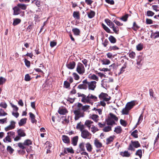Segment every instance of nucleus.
<instances>
[{
    "mask_svg": "<svg viewBox=\"0 0 159 159\" xmlns=\"http://www.w3.org/2000/svg\"><path fill=\"white\" fill-rule=\"evenodd\" d=\"M140 146V144L138 141L132 140L129 144L127 149L129 150L134 152L135 150V148H137Z\"/></svg>",
    "mask_w": 159,
    "mask_h": 159,
    "instance_id": "1",
    "label": "nucleus"
},
{
    "mask_svg": "<svg viewBox=\"0 0 159 159\" xmlns=\"http://www.w3.org/2000/svg\"><path fill=\"white\" fill-rule=\"evenodd\" d=\"M15 133L11 131L7 133V136L3 139V141L5 143H8L11 142L12 139H14Z\"/></svg>",
    "mask_w": 159,
    "mask_h": 159,
    "instance_id": "2",
    "label": "nucleus"
},
{
    "mask_svg": "<svg viewBox=\"0 0 159 159\" xmlns=\"http://www.w3.org/2000/svg\"><path fill=\"white\" fill-rule=\"evenodd\" d=\"M18 135H17L14 139V141H17L21 139V137H24L26 136L25 131L22 129H19L17 130Z\"/></svg>",
    "mask_w": 159,
    "mask_h": 159,
    "instance_id": "3",
    "label": "nucleus"
},
{
    "mask_svg": "<svg viewBox=\"0 0 159 159\" xmlns=\"http://www.w3.org/2000/svg\"><path fill=\"white\" fill-rule=\"evenodd\" d=\"M74 113L75 115V120H77L80 118L83 117L84 116V112H81L80 109L78 107L74 111Z\"/></svg>",
    "mask_w": 159,
    "mask_h": 159,
    "instance_id": "4",
    "label": "nucleus"
},
{
    "mask_svg": "<svg viewBox=\"0 0 159 159\" xmlns=\"http://www.w3.org/2000/svg\"><path fill=\"white\" fill-rule=\"evenodd\" d=\"M76 70L79 74L83 75L85 71L83 65L80 62L78 63L77 65Z\"/></svg>",
    "mask_w": 159,
    "mask_h": 159,
    "instance_id": "5",
    "label": "nucleus"
},
{
    "mask_svg": "<svg viewBox=\"0 0 159 159\" xmlns=\"http://www.w3.org/2000/svg\"><path fill=\"white\" fill-rule=\"evenodd\" d=\"M81 136L83 139H90L92 137V134L88 130L85 129L81 132Z\"/></svg>",
    "mask_w": 159,
    "mask_h": 159,
    "instance_id": "6",
    "label": "nucleus"
},
{
    "mask_svg": "<svg viewBox=\"0 0 159 159\" xmlns=\"http://www.w3.org/2000/svg\"><path fill=\"white\" fill-rule=\"evenodd\" d=\"M84 82L87 83L89 90H94L96 87L97 82L96 81L88 82L87 80H85Z\"/></svg>",
    "mask_w": 159,
    "mask_h": 159,
    "instance_id": "7",
    "label": "nucleus"
},
{
    "mask_svg": "<svg viewBox=\"0 0 159 159\" xmlns=\"http://www.w3.org/2000/svg\"><path fill=\"white\" fill-rule=\"evenodd\" d=\"M99 97L101 99H103L105 101H108L110 100L111 97L107 94L104 93H101L99 96Z\"/></svg>",
    "mask_w": 159,
    "mask_h": 159,
    "instance_id": "8",
    "label": "nucleus"
},
{
    "mask_svg": "<svg viewBox=\"0 0 159 159\" xmlns=\"http://www.w3.org/2000/svg\"><path fill=\"white\" fill-rule=\"evenodd\" d=\"M76 129L78 130H80L81 132L85 130L84 129V125H83L81 122L77 123L76 126Z\"/></svg>",
    "mask_w": 159,
    "mask_h": 159,
    "instance_id": "9",
    "label": "nucleus"
},
{
    "mask_svg": "<svg viewBox=\"0 0 159 159\" xmlns=\"http://www.w3.org/2000/svg\"><path fill=\"white\" fill-rule=\"evenodd\" d=\"M77 107L80 108V110L82 109L84 111H85L89 109V106L87 105L83 106L81 103H78Z\"/></svg>",
    "mask_w": 159,
    "mask_h": 159,
    "instance_id": "10",
    "label": "nucleus"
},
{
    "mask_svg": "<svg viewBox=\"0 0 159 159\" xmlns=\"http://www.w3.org/2000/svg\"><path fill=\"white\" fill-rule=\"evenodd\" d=\"M93 122L91 120H86L84 123V125H85L89 129L93 125Z\"/></svg>",
    "mask_w": 159,
    "mask_h": 159,
    "instance_id": "11",
    "label": "nucleus"
},
{
    "mask_svg": "<svg viewBox=\"0 0 159 159\" xmlns=\"http://www.w3.org/2000/svg\"><path fill=\"white\" fill-rule=\"evenodd\" d=\"M84 80L83 81V84H79L77 88L79 89H86L88 88V85L87 83L84 82Z\"/></svg>",
    "mask_w": 159,
    "mask_h": 159,
    "instance_id": "12",
    "label": "nucleus"
},
{
    "mask_svg": "<svg viewBox=\"0 0 159 159\" xmlns=\"http://www.w3.org/2000/svg\"><path fill=\"white\" fill-rule=\"evenodd\" d=\"M135 105V102L134 101H131L130 102H129L127 103L126 105V107L128 108V109L130 110Z\"/></svg>",
    "mask_w": 159,
    "mask_h": 159,
    "instance_id": "13",
    "label": "nucleus"
},
{
    "mask_svg": "<svg viewBox=\"0 0 159 159\" xmlns=\"http://www.w3.org/2000/svg\"><path fill=\"white\" fill-rule=\"evenodd\" d=\"M58 113L61 115H65L68 112L67 110L65 108H60L58 111Z\"/></svg>",
    "mask_w": 159,
    "mask_h": 159,
    "instance_id": "14",
    "label": "nucleus"
},
{
    "mask_svg": "<svg viewBox=\"0 0 159 159\" xmlns=\"http://www.w3.org/2000/svg\"><path fill=\"white\" fill-rule=\"evenodd\" d=\"M75 65V62L74 61H72V62H70L69 63H68L66 65V66L68 69H73L74 68Z\"/></svg>",
    "mask_w": 159,
    "mask_h": 159,
    "instance_id": "15",
    "label": "nucleus"
},
{
    "mask_svg": "<svg viewBox=\"0 0 159 159\" xmlns=\"http://www.w3.org/2000/svg\"><path fill=\"white\" fill-rule=\"evenodd\" d=\"M120 154L123 157H129L131 155V153L128 151H125L124 152H121Z\"/></svg>",
    "mask_w": 159,
    "mask_h": 159,
    "instance_id": "16",
    "label": "nucleus"
},
{
    "mask_svg": "<svg viewBox=\"0 0 159 159\" xmlns=\"http://www.w3.org/2000/svg\"><path fill=\"white\" fill-rule=\"evenodd\" d=\"M106 121L108 125H112L115 124V121L108 116Z\"/></svg>",
    "mask_w": 159,
    "mask_h": 159,
    "instance_id": "17",
    "label": "nucleus"
},
{
    "mask_svg": "<svg viewBox=\"0 0 159 159\" xmlns=\"http://www.w3.org/2000/svg\"><path fill=\"white\" fill-rule=\"evenodd\" d=\"M95 146L98 148H100L102 146V143L97 139H95L94 141Z\"/></svg>",
    "mask_w": 159,
    "mask_h": 159,
    "instance_id": "18",
    "label": "nucleus"
},
{
    "mask_svg": "<svg viewBox=\"0 0 159 159\" xmlns=\"http://www.w3.org/2000/svg\"><path fill=\"white\" fill-rule=\"evenodd\" d=\"M13 9L14 10V15H18L20 14V10L19 7L18 6H16L15 7L13 8Z\"/></svg>",
    "mask_w": 159,
    "mask_h": 159,
    "instance_id": "19",
    "label": "nucleus"
},
{
    "mask_svg": "<svg viewBox=\"0 0 159 159\" xmlns=\"http://www.w3.org/2000/svg\"><path fill=\"white\" fill-rule=\"evenodd\" d=\"M88 98H89V102L91 100L96 101L97 100V97L93 95L92 94H89L88 95Z\"/></svg>",
    "mask_w": 159,
    "mask_h": 159,
    "instance_id": "20",
    "label": "nucleus"
},
{
    "mask_svg": "<svg viewBox=\"0 0 159 159\" xmlns=\"http://www.w3.org/2000/svg\"><path fill=\"white\" fill-rule=\"evenodd\" d=\"M115 136H111L108 138L106 139V143L108 145L111 143V142H112Z\"/></svg>",
    "mask_w": 159,
    "mask_h": 159,
    "instance_id": "21",
    "label": "nucleus"
},
{
    "mask_svg": "<svg viewBox=\"0 0 159 159\" xmlns=\"http://www.w3.org/2000/svg\"><path fill=\"white\" fill-rule=\"evenodd\" d=\"M62 140L65 143H68L70 142V140L69 138L66 135H64L62 136Z\"/></svg>",
    "mask_w": 159,
    "mask_h": 159,
    "instance_id": "22",
    "label": "nucleus"
},
{
    "mask_svg": "<svg viewBox=\"0 0 159 159\" xmlns=\"http://www.w3.org/2000/svg\"><path fill=\"white\" fill-rule=\"evenodd\" d=\"M81 101L85 103H89L88 95L86 96L85 95L82 98L81 100Z\"/></svg>",
    "mask_w": 159,
    "mask_h": 159,
    "instance_id": "23",
    "label": "nucleus"
},
{
    "mask_svg": "<svg viewBox=\"0 0 159 159\" xmlns=\"http://www.w3.org/2000/svg\"><path fill=\"white\" fill-rule=\"evenodd\" d=\"M78 139V136H75L72 139V144L74 146H76L77 145V143Z\"/></svg>",
    "mask_w": 159,
    "mask_h": 159,
    "instance_id": "24",
    "label": "nucleus"
},
{
    "mask_svg": "<svg viewBox=\"0 0 159 159\" xmlns=\"http://www.w3.org/2000/svg\"><path fill=\"white\" fill-rule=\"evenodd\" d=\"M110 28L112 29L114 32L116 34H119V29L117 26H115L114 25Z\"/></svg>",
    "mask_w": 159,
    "mask_h": 159,
    "instance_id": "25",
    "label": "nucleus"
},
{
    "mask_svg": "<svg viewBox=\"0 0 159 159\" xmlns=\"http://www.w3.org/2000/svg\"><path fill=\"white\" fill-rule=\"evenodd\" d=\"M29 115L31 122L33 123H35L36 122V120L35 119V116L31 112H30Z\"/></svg>",
    "mask_w": 159,
    "mask_h": 159,
    "instance_id": "26",
    "label": "nucleus"
},
{
    "mask_svg": "<svg viewBox=\"0 0 159 159\" xmlns=\"http://www.w3.org/2000/svg\"><path fill=\"white\" fill-rule=\"evenodd\" d=\"M152 38L155 39L159 37V32H157L155 33H152L151 35Z\"/></svg>",
    "mask_w": 159,
    "mask_h": 159,
    "instance_id": "27",
    "label": "nucleus"
},
{
    "mask_svg": "<svg viewBox=\"0 0 159 159\" xmlns=\"http://www.w3.org/2000/svg\"><path fill=\"white\" fill-rule=\"evenodd\" d=\"M86 148L88 152H91L92 151L93 148L89 143H88L86 144Z\"/></svg>",
    "mask_w": 159,
    "mask_h": 159,
    "instance_id": "28",
    "label": "nucleus"
},
{
    "mask_svg": "<svg viewBox=\"0 0 159 159\" xmlns=\"http://www.w3.org/2000/svg\"><path fill=\"white\" fill-rule=\"evenodd\" d=\"M105 21L107 25L111 28L112 26L114 24L112 22L111 20L108 19H106L105 20Z\"/></svg>",
    "mask_w": 159,
    "mask_h": 159,
    "instance_id": "29",
    "label": "nucleus"
},
{
    "mask_svg": "<svg viewBox=\"0 0 159 159\" xmlns=\"http://www.w3.org/2000/svg\"><path fill=\"white\" fill-rule=\"evenodd\" d=\"M108 39L111 43H114L116 42V39L113 36L111 35L108 37Z\"/></svg>",
    "mask_w": 159,
    "mask_h": 159,
    "instance_id": "30",
    "label": "nucleus"
},
{
    "mask_svg": "<svg viewBox=\"0 0 159 159\" xmlns=\"http://www.w3.org/2000/svg\"><path fill=\"white\" fill-rule=\"evenodd\" d=\"M89 78L91 80H95L96 81H98V76L94 74L90 75H89Z\"/></svg>",
    "mask_w": 159,
    "mask_h": 159,
    "instance_id": "31",
    "label": "nucleus"
},
{
    "mask_svg": "<svg viewBox=\"0 0 159 159\" xmlns=\"http://www.w3.org/2000/svg\"><path fill=\"white\" fill-rule=\"evenodd\" d=\"M108 116L110 117L112 119H113L115 121H117L118 120V117L112 113H110L109 114V116Z\"/></svg>",
    "mask_w": 159,
    "mask_h": 159,
    "instance_id": "32",
    "label": "nucleus"
},
{
    "mask_svg": "<svg viewBox=\"0 0 159 159\" xmlns=\"http://www.w3.org/2000/svg\"><path fill=\"white\" fill-rule=\"evenodd\" d=\"M90 129H91V132L93 134H94L98 130V129L93 125L90 128Z\"/></svg>",
    "mask_w": 159,
    "mask_h": 159,
    "instance_id": "33",
    "label": "nucleus"
},
{
    "mask_svg": "<svg viewBox=\"0 0 159 159\" xmlns=\"http://www.w3.org/2000/svg\"><path fill=\"white\" fill-rule=\"evenodd\" d=\"M26 120L27 118H24L21 119L18 123L19 126H22L23 125L25 124L26 123Z\"/></svg>",
    "mask_w": 159,
    "mask_h": 159,
    "instance_id": "34",
    "label": "nucleus"
},
{
    "mask_svg": "<svg viewBox=\"0 0 159 159\" xmlns=\"http://www.w3.org/2000/svg\"><path fill=\"white\" fill-rule=\"evenodd\" d=\"M21 20L20 19L18 18L14 19L13 25L14 26L17 25L21 22Z\"/></svg>",
    "mask_w": 159,
    "mask_h": 159,
    "instance_id": "35",
    "label": "nucleus"
},
{
    "mask_svg": "<svg viewBox=\"0 0 159 159\" xmlns=\"http://www.w3.org/2000/svg\"><path fill=\"white\" fill-rule=\"evenodd\" d=\"M98 116L95 114L92 115L91 116V118L95 122H97L98 120Z\"/></svg>",
    "mask_w": 159,
    "mask_h": 159,
    "instance_id": "36",
    "label": "nucleus"
},
{
    "mask_svg": "<svg viewBox=\"0 0 159 159\" xmlns=\"http://www.w3.org/2000/svg\"><path fill=\"white\" fill-rule=\"evenodd\" d=\"M114 131L117 134H120L121 132L122 129L120 126H117L115 127Z\"/></svg>",
    "mask_w": 159,
    "mask_h": 159,
    "instance_id": "37",
    "label": "nucleus"
},
{
    "mask_svg": "<svg viewBox=\"0 0 159 159\" xmlns=\"http://www.w3.org/2000/svg\"><path fill=\"white\" fill-rule=\"evenodd\" d=\"M72 31L75 35H78L80 34V31L79 29L77 28H74L72 30Z\"/></svg>",
    "mask_w": 159,
    "mask_h": 159,
    "instance_id": "38",
    "label": "nucleus"
},
{
    "mask_svg": "<svg viewBox=\"0 0 159 159\" xmlns=\"http://www.w3.org/2000/svg\"><path fill=\"white\" fill-rule=\"evenodd\" d=\"M116 65L115 64H112L109 66V71H114L116 69Z\"/></svg>",
    "mask_w": 159,
    "mask_h": 159,
    "instance_id": "39",
    "label": "nucleus"
},
{
    "mask_svg": "<svg viewBox=\"0 0 159 159\" xmlns=\"http://www.w3.org/2000/svg\"><path fill=\"white\" fill-rule=\"evenodd\" d=\"M129 110H130L128 109V108L125 106V107L122 110V114H123L127 115L128 114Z\"/></svg>",
    "mask_w": 159,
    "mask_h": 159,
    "instance_id": "40",
    "label": "nucleus"
},
{
    "mask_svg": "<svg viewBox=\"0 0 159 159\" xmlns=\"http://www.w3.org/2000/svg\"><path fill=\"white\" fill-rule=\"evenodd\" d=\"M88 16L89 18H92L95 15V13L94 11H91L89 12H88Z\"/></svg>",
    "mask_w": 159,
    "mask_h": 159,
    "instance_id": "41",
    "label": "nucleus"
},
{
    "mask_svg": "<svg viewBox=\"0 0 159 159\" xmlns=\"http://www.w3.org/2000/svg\"><path fill=\"white\" fill-rule=\"evenodd\" d=\"M102 26L104 29L108 33H111L110 30L103 24H102Z\"/></svg>",
    "mask_w": 159,
    "mask_h": 159,
    "instance_id": "42",
    "label": "nucleus"
},
{
    "mask_svg": "<svg viewBox=\"0 0 159 159\" xmlns=\"http://www.w3.org/2000/svg\"><path fill=\"white\" fill-rule=\"evenodd\" d=\"M138 131L135 130L133 131L131 134V135L135 138H137L138 137Z\"/></svg>",
    "mask_w": 159,
    "mask_h": 159,
    "instance_id": "43",
    "label": "nucleus"
},
{
    "mask_svg": "<svg viewBox=\"0 0 159 159\" xmlns=\"http://www.w3.org/2000/svg\"><path fill=\"white\" fill-rule=\"evenodd\" d=\"M32 144V142L30 139H27L25 141L24 144L26 146H29Z\"/></svg>",
    "mask_w": 159,
    "mask_h": 159,
    "instance_id": "44",
    "label": "nucleus"
},
{
    "mask_svg": "<svg viewBox=\"0 0 159 159\" xmlns=\"http://www.w3.org/2000/svg\"><path fill=\"white\" fill-rule=\"evenodd\" d=\"M17 6L19 7L22 10H25L26 8V6L24 4H18Z\"/></svg>",
    "mask_w": 159,
    "mask_h": 159,
    "instance_id": "45",
    "label": "nucleus"
},
{
    "mask_svg": "<svg viewBox=\"0 0 159 159\" xmlns=\"http://www.w3.org/2000/svg\"><path fill=\"white\" fill-rule=\"evenodd\" d=\"M102 64L103 65H108L110 64V61L107 59H105L102 61Z\"/></svg>",
    "mask_w": 159,
    "mask_h": 159,
    "instance_id": "46",
    "label": "nucleus"
},
{
    "mask_svg": "<svg viewBox=\"0 0 159 159\" xmlns=\"http://www.w3.org/2000/svg\"><path fill=\"white\" fill-rule=\"evenodd\" d=\"M73 17L77 19H80L79 13L78 11H74L73 14Z\"/></svg>",
    "mask_w": 159,
    "mask_h": 159,
    "instance_id": "47",
    "label": "nucleus"
},
{
    "mask_svg": "<svg viewBox=\"0 0 159 159\" xmlns=\"http://www.w3.org/2000/svg\"><path fill=\"white\" fill-rule=\"evenodd\" d=\"M136 155L139 156L140 158H141L142 156V150L141 149H138L137 151L135 153Z\"/></svg>",
    "mask_w": 159,
    "mask_h": 159,
    "instance_id": "48",
    "label": "nucleus"
},
{
    "mask_svg": "<svg viewBox=\"0 0 159 159\" xmlns=\"http://www.w3.org/2000/svg\"><path fill=\"white\" fill-rule=\"evenodd\" d=\"M7 152L10 154H12L14 151V150L10 146L7 147Z\"/></svg>",
    "mask_w": 159,
    "mask_h": 159,
    "instance_id": "49",
    "label": "nucleus"
},
{
    "mask_svg": "<svg viewBox=\"0 0 159 159\" xmlns=\"http://www.w3.org/2000/svg\"><path fill=\"white\" fill-rule=\"evenodd\" d=\"M135 53L133 51L129 52V57L131 59H134L135 57Z\"/></svg>",
    "mask_w": 159,
    "mask_h": 159,
    "instance_id": "50",
    "label": "nucleus"
},
{
    "mask_svg": "<svg viewBox=\"0 0 159 159\" xmlns=\"http://www.w3.org/2000/svg\"><path fill=\"white\" fill-rule=\"evenodd\" d=\"M136 48L138 51L141 50L143 48V45L141 43L138 44L136 46Z\"/></svg>",
    "mask_w": 159,
    "mask_h": 159,
    "instance_id": "51",
    "label": "nucleus"
},
{
    "mask_svg": "<svg viewBox=\"0 0 159 159\" xmlns=\"http://www.w3.org/2000/svg\"><path fill=\"white\" fill-rule=\"evenodd\" d=\"M6 81V79L2 77H0V85H2Z\"/></svg>",
    "mask_w": 159,
    "mask_h": 159,
    "instance_id": "52",
    "label": "nucleus"
},
{
    "mask_svg": "<svg viewBox=\"0 0 159 159\" xmlns=\"http://www.w3.org/2000/svg\"><path fill=\"white\" fill-rule=\"evenodd\" d=\"M111 130V127L109 126L105 127L103 129V131L105 132H107Z\"/></svg>",
    "mask_w": 159,
    "mask_h": 159,
    "instance_id": "53",
    "label": "nucleus"
},
{
    "mask_svg": "<svg viewBox=\"0 0 159 159\" xmlns=\"http://www.w3.org/2000/svg\"><path fill=\"white\" fill-rule=\"evenodd\" d=\"M79 147L82 151H84L85 148L84 144L83 143H81L79 145Z\"/></svg>",
    "mask_w": 159,
    "mask_h": 159,
    "instance_id": "54",
    "label": "nucleus"
},
{
    "mask_svg": "<svg viewBox=\"0 0 159 159\" xmlns=\"http://www.w3.org/2000/svg\"><path fill=\"white\" fill-rule=\"evenodd\" d=\"M31 78L29 74H26L25 76V81H28L31 80Z\"/></svg>",
    "mask_w": 159,
    "mask_h": 159,
    "instance_id": "55",
    "label": "nucleus"
},
{
    "mask_svg": "<svg viewBox=\"0 0 159 159\" xmlns=\"http://www.w3.org/2000/svg\"><path fill=\"white\" fill-rule=\"evenodd\" d=\"M147 15L148 16H152L154 14V13L151 11H149L147 12Z\"/></svg>",
    "mask_w": 159,
    "mask_h": 159,
    "instance_id": "56",
    "label": "nucleus"
},
{
    "mask_svg": "<svg viewBox=\"0 0 159 159\" xmlns=\"http://www.w3.org/2000/svg\"><path fill=\"white\" fill-rule=\"evenodd\" d=\"M143 115L142 114L139 116L137 125H139L143 120Z\"/></svg>",
    "mask_w": 159,
    "mask_h": 159,
    "instance_id": "57",
    "label": "nucleus"
},
{
    "mask_svg": "<svg viewBox=\"0 0 159 159\" xmlns=\"http://www.w3.org/2000/svg\"><path fill=\"white\" fill-rule=\"evenodd\" d=\"M107 81L106 80H103L102 81V87L104 88H106V87H107Z\"/></svg>",
    "mask_w": 159,
    "mask_h": 159,
    "instance_id": "58",
    "label": "nucleus"
},
{
    "mask_svg": "<svg viewBox=\"0 0 159 159\" xmlns=\"http://www.w3.org/2000/svg\"><path fill=\"white\" fill-rule=\"evenodd\" d=\"M73 76L75 80H78L80 78L79 75L76 73H73Z\"/></svg>",
    "mask_w": 159,
    "mask_h": 159,
    "instance_id": "59",
    "label": "nucleus"
},
{
    "mask_svg": "<svg viewBox=\"0 0 159 159\" xmlns=\"http://www.w3.org/2000/svg\"><path fill=\"white\" fill-rule=\"evenodd\" d=\"M128 14H126L124 16L122 17L120 19L124 21H126L127 20L128 18Z\"/></svg>",
    "mask_w": 159,
    "mask_h": 159,
    "instance_id": "60",
    "label": "nucleus"
},
{
    "mask_svg": "<svg viewBox=\"0 0 159 159\" xmlns=\"http://www.w3.org/2000/svg\"><path fill=\"white\" fill-rule=\"evenodd\" d=\"M7 114L2 109L0 108V116H3L7 115Z\"/></svg>",
    "mask_w": 159,
    "mask_h": 159,
    "instance_id": "61",
    "label": "nucleus"
},
{
    "mask_svg": "<svg viewBox=\"0 0 159 159\" xmlns=\"http://www.w3.org/2000/svg\"><path fill=\"white\" fill-rule=\"evenodd\" d=\"M18 145L19 147L23 149H24L25 148L24 146L25 145L24 144V143H19L18 144Z\"/></svg>",
    "mask_w": 159,
    "mask_h": 159,
    "instance_id": "62",
    "label": "nucleus"
},
{
    "mask_svg": "<svg viewBox=\"0 0 159 159\" xmlns=\"http://www.w3.org/2000/svg\"><path fill=\"white\" fill-rule=\"evenodd\" d=\"M24 61H25V65L27 67H29L30 66V62L26 59H25Z\"/></svg>",
    "mask_w": 159,
    "mask_h": 159,
    "instance_id": "63",
    "label": "nucleus"
},
{
    "mask_svg": "<svg viewBox=\"0 0 159 159\" xmlns=\"http://www.w3.org/2000/svg\"><path fill=\"white\" fill-rule=\"evenodd\" d=\"M70 86V83L67 81H66L64 82V86L66 88H68Z\"/></svg>",
    "mask_w": 159,
    "mask_h": 159,
    "instance_id": "64",
    "label": "nucleus"
}]
</instances>
